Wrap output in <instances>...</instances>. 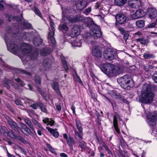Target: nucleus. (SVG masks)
I'll list each match as a JSON object with an SVG mask.
<instances>
[{
  "label": "nucleus",
  "mask_w": 157,
  "mask_h": 157,
  "mask_svg": "<svg viewBox=\"0 0 157 157\" xmlns=\"http://www.w3.org/2000/svg\"><path fill=\"white\" fill-rule=\"evenodd\" d=\"M21 24L23 26L24 29H30L31 27V25L30 23L25 22L24 21H22Z\"/></svg>",
  "instance_id": "obj_45"
},
{
  "label": "nucleus",
  "mask_w": 157,
  "mask_h": 157,
  "mask_svg": "<svg viewBox=\"0 0 157 157\" xmlns=\"http://www.w3.org/2000/svg\"><path fill=\"white\" fill-rule=\"evenodd\" d=\"M136 24L138 28H142L145 25V21L143 20H138L136 22Z\"/></svg>",
  "instance_id": "obj_33"
},
{
  "label": "nucleus",
  "mask_w": 157,
  "mask_h": 157,
  "mask_svg": "<svg viewBox=\"0 0 157 157\" xmlns=\"http://www.w3.org/2000/svg\"><path fill=\"white\" fill-rule=\"evenodd\" d=\"M12 83L11 80L5 78L3 80V84L4 86L6 87L7 89L9 90L10 88V84Z\"/></svg>",
  "instance_id": "obj_30"
},
{
  "label": "nucleus",
  "mask_w": 157,
  "mask_h": 157,
  "mask_svg": "<svg viewBox=\"0 0 157 157\" xmlns=\"http://www.w3.org/2000/svg\"><path fill=\"white\" fill-rule=\"evenodd\" d=\"M0 133L7 137H10V132L6 127L2 126L0 127Z\"/></svg>",
  "instance_id": "obj_23"
},
{
  "label": "nucleus",
  "mask_w": 157,
  "mask_h": 157,
  "mask_svg": "<svg viewBox=\"0 0 157 157\" xmlns=\"http://www.w3.org/2000/svg\"><path fill=\"white\" fill-rule=\"evenodd\" d=\"M47 145L51 152L55 154V156H58L59 155V154H58L56 152L55 149L51 146L50 144L47 143Z\"/></svg>",
  "instance_id": "obj_46"
},
{
  "label": "nucleus",
  "mask_w": 157,
  "mask_h": 157,
  "mask_svg": "<svg viewBox=\"0 0 157 157\" xmlns=\"http://www.w3.org/2000/svg\"><path fill=\"white\" fill-rule=\"evenodd\" d=\"M93 35H92L90 33H87L84 38V40L86 43L89 44L93 41Z\"/></svg>",
  "instance_id": "obj_25"
},
{
  "label": "nucleus",
  "mask_w": 157,
  "mask_h": 157,
  "mask_svg": "<svg viewBox=\"0 0 157 157\" xmlns=\"http://www.w3.org/2000/svg\"><path fill=\"white\" fill-rule=\"evenodd\" d=\"M51 49L49 48H44L42 49L40 53L41 55L43 56H46L51 52Z\"/></svg>",
  "instance_id": "obj_28"
},
{
  "label": "nucleus",
  "mask_w": 157,
  "mask_h": 157,
  "mask_svg": "<svg viewBox=\"0 0 157 157\" xmlns=\"http://www.w3.org/2000/svg\"><path fill=\"white\" fill-rule=\"evenodd\" d=\"M59 29L63 32H65L68 30V27L67 25L65 24H60L59 26Z\"/></svg>",
  "instance_id": "obj_38"
},
{
  "label": "nucleus",
  "mask_w": 157,
  "mask_h": 157,
  "mask_svg": "<svg viewBox=\"0 0 157 157\" xmlns=\"http://www.w3.org/2000/svg\"><path fill=\"white\" fill-rule=\"evenodd\" d=\"M56 109L59 112H60L61 110V104L60 103H59L58 104V103L56 104Z\"/></svg>",
  "instance_id": "obj_60"
},
{
  "label": "nucleus",
  "mask_w": 157,
  "mask_h": 157,
  "mask_svg": "<svg viewBox=\"0 0 157 157\" xmlns=\"http://www.w3.org/2000/svg\"><path fill=\"white\" fill-rule=\"evenodd\" d=\"M129 5L132 8H135L136 6V3H134L131 1H129L128 2Z\"/></svg>",
  "instance_id": "obj_61"
},
{
  "label": "nucleus",
  "mask_w": 157,
  "mask_h": 157,
  "mask_svg": "<svg viewBox=\"0 0 157 157\" xmlns=\"http://www.w3.org/2000/svg\"><path fill=\"white\" fill-rule=\"evenodd\" d=\"M73 42L72 43V44L73 46H74L75 47H79L81 46V43L79 41H78L76 40L75 41L73 40Z\"/></svg>",
  "instance_id": "obj_49"
},
{
  "label": "nucleus",
  "mask_w": 157,
  "mask_h": 157,
  "mask_svg": "<svg viewBox=\"0 0 157 157\" xmlns=\"http://www.w3.org/2000/svg\"><path fill=\"white\" fill-rule=\"evenodd\" d=\"M136 41L137 42L140 43L142 44L145 45H147L148 44L149 42V40L147 39H145V38L144 37L136 39Z\"/></svg>",
  "instance_id": "obj_27"
},
{
  "label": "nucleus",
  "mask_w": 157,
  "mask_h": 157,
  "mask_svg": "<svg viewBox=\"0 0 157 157\" xmlns=\"http://www.w3.org/2000/svg\"><path fill=\"white\" fill-rule=\"evenodd\" d=\"M154 86V85L147 84L144 86L141 91V95L139 97V101L146 104H150L152 102L155 94L150 89Z\"/></svg>",
  "instance_id": "obj_1"
},
{
  "label": "nucleus",
  "mask_w": 157,
  "mask_h": 157,
  "mask_svg": "<svg viewBox=\"0 0 157 157\" xmlns=\"http://www.w3.org/2000/svg\"><path fill=\"white\" fill-rule=\"evenodd\" d=\"M5 15L6 19L9 21H11L14 20V15L12 16V15L9 14L8 13H6Z\"/></svg>",
  "instance_id": "obj_47"
},
{
  "label": "nucleus",
  "mask_w": 157,
  "mask_h": 157,
  "mask_svg": "<svg viewBox=\"0 0 157 157\" xmlns=\"http://www.w3.org/2000/svg\"><path fill=\"white\" fill-rule=\"evenodd\" d=\"M116 55V52L113 49L110 48L105 49L103 53V56L104 58L109 60L114 59Z\"/></svg>",
  "instance_id": "obj_4"
},
{
  "label": "nucleus",
  "mask_w": 157,
  "mask_h": 157,
  "mask_svg": "<svg viewBox=\"0 0 157 157\" xmlns=\"http://www.w3.org/2000/svg\"><path fill=\"white\" fill-rule=\"evenodd\" d=\"M75 123L77 129L80 133H82V128L81 121L79 120H76Z\"/></svg>",
  "instance_id": "obj_35"
},
{
  "label": "nucleus",
  "mask_w": 157,
  "mask_h": 157,
  "mask_svg": "<svg viewBox=\"0 0 157 157\" xmlns=\"http://www.w3.org/2000/svg\"><path fill=\"white\" fill-rule=\"evenodd\" d=\"M156 22H153L151 24L148 25V28H154L156 25Z\"/></svg>",
  "instance_id": "obj_64"
},
{
  "label": "nucleus",
  "mask_w": 157,
  "mask_h": 157,
  "mask_svg": "<svg viewBox=\"0 0 157 157\" xmlns=\"http://www.w3.org/2000/svg\"><path fill=\"white\" fill-rule=\"evenodd\" d=\"M32 48L29 45L24 43L21 46V51L23 54H26L31 52Z\"/></svg>",
  "instance_id": "obj_15"
},
{
  "label": "nucleus",
  "mask_w": 157,
  "mask_h": 157,
  "mask_svg": "<svg viewBox=\"0 0 157 157\" xmlns=\"http://www.w3.org/2000/svg\"><path fill=\"white\" fill-rule=\"evenodd\" d=\"M114 114L113 116V126L115 130L117 133L118 134L120 133V130L118 127V119L120 121H121V119L120 115V113L119 111L118 110H114Z\"/></svg>",
  "instance_id": "obj_5"
},
{
  "label": "nucleus",
  "mask_w": 157,
  "mask_h": 157,
  "mask_svg": "<svg viewBox=\"0 0 157 157\" xmlns=\"http://www.w3.org/2000/svg\"><path fill=\"white\" fill-rule=\"evenodd\" d=\"M51 86L53 90L57 94L62 96L61 93L59 90V85L58 83L56 82H54L51 84Z\"/></svg>",
  "instance_id": "obj_19"
},
{
  "label": "nucleus",
  "mask_w": 157,
  "mask_h": 157,
  "mask_svg": "<svg viewBox=\"0 0 157 157\" xmlns=\"http://www.w3.org/2000/svg\"><path fill=\"white\" fill-rule=\"evenodd\" d=\"M84 19L83 16L80 14H78L72 17H70L67 19L70 23H74L79 21H83Z\"/></svg>",
  "instance_id": "obj_11"
},
{
  "label": "nucleus",
  "mask_w": 157,
  "mask_h": 157,
  "mask_svg": "<svg viewBox=\"0 0 157 157\" xmlns=\"http://www.w3.org/2000/svg\"><path fill=\"white\" fill-rule=\"evenodd\" d=\"M32 121L35 127L37 129L38 134L41 136L42 134V132L45 131L44 128L43 127L42 125L36 120L33 118L32 119Z\"/></svg>",
  "instance_id": "obj_9"
},
{
  "label": "nucleus",
  "mask_w": 157,
  "mask_h": 157,
  "mask_svg": "<svg viewBox=\"0 0 157 157\" xmlns=\"http://www.w3.org/2000/svg\"><path fill=\"white\" fill-rule=\"evenodd\" d=\"M146 13L142 9H139L135 12L130 15V17L132 20H136L144 17Z\"/></svg>",
  "instance_id": "obj_10"
},
{
  "label": "nucleus",
  "mask_w": 157,
  "mask_h": 157,
  "mask_svg": "<svg viewBox=\"0 0 157 157\" xmlns=\"http://www.w3.org/2000/svg\"><path fill=\"white\" fill-rule=\"evenodd\" d=\"M119 30L120 32L123 35L127 33V32L123 28H120L119 29Z\"/></svg>",
  "instance_id": "obj_63"
},
{
  "label": "nucleus",
  "mask_w": 157,
  "mask_h": 157,
  "mask_svg": "<svg viewBox=\"0 0 157 157\" xmlns=\"http://www.w3.org/2000/svg\"><path fill=\"white\" fill-rule=\"evenodd\" d=\"M61 61L63 64V67L66 71H67L69 69L68 65L67 64L66 60L64 59H62Z\"/></svg>",
  "instance_id": "obj_43"
},
{
  "label": "nucleus",
  "mask_w": 157,
  "mask_h": 157,
  "mask_svg": "<svg viewBox=\"0 0 157 157\" xmlns=\"http://www.w3.org/2000/svg\"><path fill=\"white\" fill-rule=\"evenodd\" d=\"M46 128L50 133L55 138H57L58 137L59 133L57 131V129H54L48 127H47Z\"/></svg>",
  "instance_id": "obj_26"
},
{
  "label": "nucleus",
  "mask_w": 157,
  "mask_h": 157,
  "mask_svg": "<svg viewBox=\"0 0 157 157\" xmlns=\"http://www.w3.org/2000/svg\"><path fill=\"white\" fill-rule=\"evenodd\" d=\"M33 80L36 83V86L41 85V78L39 75H36L33 77Z\"/></svg>",
  "instance_id": "obj_31"
},
{
  "label": "nucleus",
  "mask_w": 157,
  "mask_h": 157,
  "mask_svg": "<svg viewBox=\"0 0 157 157\" xmlns=\"http://www.w3.org/2000/svg\"><path fill=\"white\" fill-rule=\"evenodd\" d=\"M25 99V100L24 101V103L25 104H32L34 102V101L33 100L28 98H26Z\"/></svg>",
  "instance_id": "obj_58"
},
{
  "label": "nucleus",
  "mask_w": 157,
  "mask_h": 157,
  "mask_svg": "<svg viewBox=\"0 0 157 157\" xmlns=\"http://www.w3.org/2000/svg\"><path fill=\"white\" fill-rule=\"evenodd\" d=\"M143 57L145 59H153L155 56L153 54H150L149 52H147L144 54Z\"/></svg>",
  "instance_id": "obj_37"
},
{
  "label": "nucleus",
  "mask_w": 157,
  "mask_h": 157,
  "mask_svg": "<svg viewBox=\"0 0 157 157\" xmlns=\"http://www.w3.org/2000/svg\"><path fill=\"white\" fill-rule=\"evenodd\" d=\"M91 31L93 33V35L94 38L101 37L102 35L100 28L99 26L96 25H92Z\"/></svg>",
  "instance_id": "obj_8"
},
{
  "label": "nucleus",
  "mask_w": 157,
  "mask_h": 157,
  "mask_svg": "<svg viewBox=\"0 0 157 157\" xmlns=\"http://www.w3.org/2000/svg\"><path fill=\"white\" fill-rule=\"evenodd\" d=\"M100 145H101L103 147H104L105 148L107 146L106 144L104 142L103 140H101L98 143Z\"/></svg>",
  "instance_id": "obj_62"
},
{
  "label": "nucleus",
  "mask_w": 157,
  "mask_h": 157,
  "mask_svg": "<svg viewBox=\"0 0 157 157\" xmlns=\"http://www.w3.org/2000/svg\"><path fill=\"white\" fill-rule=\"evenodd\" d=\"M42 40L40 38H36L34 39L33 41L34 45L36 46H38L42 44Z\"/></svg>",
  "instance_id": "obj_36"
},
{
  "label": "nucleus",
  "mask_w": 157,
  "mask_h": 157,
  "mask_svg": "<svg viewBox=\"0 0 157 157\" xmlns=\"http://www.w3.org/2000/svg\"><path fill=\"white\" fill-rule=\"evenodd\" d=\"M41 103V102H37L30 105L29 106L32 108L33 109L36 110L37 109V108H40Z\"/></svg>",
  "instance_id": "obj_40"
},
{
  "label": "nucleus",
  "mask_w": 157,
  "mask_h": 157,
  "mask_svg": "<svg viewBox=\"0 0 157 157\" xmlns=\"http://www.w3.org/2000/svg\"><path fill=\"white\" fill-rule=\"evenodd\" d=\"M52 64V61L49 58H45L43 62V65L46 70L51 67Z\"/></svg>",
  "instance_id": "obj_20"
},
{
  "label": "nucleus",
  "mask_w": 157,
  "mask_h": 157,
  "mask_svg": "<svg viewBox=\"0 0 157 157\" xmlns=\"http://www.w3.org/2000/svg\"><path fill=\"white\" fill-rule=\"evenodd\" d=\"M99 67L103 72L106 74L108 77L111 78L114 67V66L113 64L106 63L100 65Z\"/></svg>",
  "instance_id": "obj_3"
},
{
  "label": "nucleus",
  "mask_w": 157,
  "mask_h": 157,
  "mask_svg": "<svg viewBox=\"0 0 157 157\" xmlns=\"http://www.w3.org/2000/svg\"><path fill=\"white\" fill-rule=\"evenodd\" d=\"M88 3V0L80 1L79 3L76 5L77 10H81L84 9L87 6Z\"/></svg>",
  "instance_id": "obj_16"
},
{
  "label": "nucleus",
  "mask_w": 157,
  "mask_h": 157,
  "mask_svg": "<svg viewBox=\"0 0 157 157\" xmlns=\"http://www.w3.org/2000/svg\"><path fill=\"white\" fill-rule=\"evenodd\" d=\"M147 13L149 18L153 19L157 16V10L155 8L149 7L147 9Z\"/></svg>",
  "instance_id": "obj_13"
},
{
  "label": "nucleus",
  "mask_w": 157,
  "mask_h": 157,
  "mask_svg": "<svg viewBox=\"0 0 157 157\" xmlns=\"http://www.w3.org/2000/svg\"><path fill=\"white\" fill-rule=\"evenodd\" d=\"M15 71L16 72L19 74H25L29 76H31L32 75L30 72H28L26 70H23L21 69L17 68L16 69Z\"/></svg>",
  "instance_id": "obj_32"
},
{
  "label": "nucleus",
  "mask_w": 157,
  "mask_h": 157,
  "mask_svg": "<svg viewBox=\"0 0 157 157\" xmlns=\"http://www.w3.org/2000/svg\"><path fill=\"white\" fill-rule=\"evenodd\" d=\"M157 116L153 114L149 116H148V123L150 126H154L156 125L155 121L156 120V117Z\"/></svg>",
  "instance_id": "obj_21"
},
{
  "label": "nucleus",
  "mask_w": 157,
  "mask_h": 157,
  "mask_svg": "<svg viewBox=\"0 0 157 157\" xmlns=\"http://www.w3.org/2000/svg\"><path fill=\"white\" fill-rule=\"evenodd\" d=\"M32 10L33 11L36 15H37L40 18H42V14L37 8H36L35 6H33L32 8Z\"/></svg>",
  "instance_id": "obj_41"
},
{
  "label": "nucleus",
  "mask_w": 157,
  "mask_h": 157,
  "mask_svg": "<svg viewBox=\"0 0 157 157\" xmlns=\"http://www.w3.org/2000/svg\"><path fill=\"white\" fill-rule=\"evenodd\" d=\"M151 78L155 83H157V72L152 76Z\"/></svg>",
  "instance_id": "obj_57"
},
{
  "label": "nucleus",
  "mask_w": 157,
  "mask_h": 157,
  "mask_svg": "<svg viewBox=\"0 0 157 157\" xmlns=\"http://www.w3.org/2000/svg\"><path fill=\"white\" fill-rule=\"evenodd\" d=\"M115 18L117 23L122 25L126 22L127 17L123 13H119L116 15Z\"/></svg>",
  "instance_id": "obj_12"
},
{
  "label": "nucleus",
  "mask_w": 157,
  "mask_h": 157,
  "mask_svg": "<svg viewBox=\"0 0 157 157\" xmlns=\"http://www.w3.org/2000/svg\"><path fill=\"white\" fill-rule=\"evenodd\" d=\"M127 0H114L115 4L118 6H122L126 3Z\"/></svg>",
  "instance_id": "obj_34"
},
{
  "label": "nucleus",
  "mask_w": 157,
  "mask_h": 157,
  "mask_svg": "<svg viewBox=\"0 0 157 157\" xmlns=\"http://www.w3.org/2000/svg\"><path fill=\"white\" fill-rule=\"evenodd\" d=\"M25 123L30 128L33 126L32 122L29 119H24Z\"/></svg>",
  "instance_id": "obj_48"
},
{
  "label": "nucleus",
  "mask_w": 157,
  "mask_h": 157,
  "mask_svg": "<svg viewBox=\"0 0 157 157\" xmlns=\"http://www.w3.org/2000/svg\"><path fill=\"white\" fill-rule=\"evenodd\" d=\"M4 0H0V10L2 11L4 10Z\"/></svg>",
  "instance_id": "obj_55"
},
{
  "label": "nucleus",
  "mask_w": 157,
  "mask_h": 157,
  "mask_svg": "<svg viewBox=\"0 0 157 157\" xmlns=\"http://www.w3.org/2000/svg\"><path fill=\"white\" fill-rule=\"evenodd\" d=\"M14 20H15L18 22H21L22 18L20 17H17L16 16L14 15Z\"/></svg>",
  "instance_id": "obj_59"
},
{
  "label": "nucleus",
  "mask_w": 157,
  "mask_h": 157,
  "mask_svg": "<svg viewBox=\"0 0 157 157\" xmlns=\"http://www.w3.org/2000/svg\"><path fill=\"white\" fill-rule=\"evenodd\" d=\"M119 141L121 146L124 147L126 146V143L123 137H121L119 138Z\"/></svg>",
  "instance_id": "obj_52"
},
{
  "label": "nucleus",
  "mask_w": 157,
  "mask_h": 157,
  "mask_svg": "<svg viewBox=\"0 0 157 157\" xmlns=\"http://www.w3.org/2000/svg\"><path fill=\"white\" fill-rule=\"evenodd\" d=\"M75 74L76 75V79L77 81L81 85L83 86H84V84H83L82 80H81V79L79 78V76L78 75L77 73L75 71Z\"/></svg>",
  "instance_id": "obj_51"
},
{
  "label": "nucleus",
  "mask_w": 157,
  "mask_h": 157,
  "mask_svg": "<svg viewBox=\"0 0 157 157\" xmlns=\"http://www.w3.org/2000/svg\"><path fill=\"white\" fill-rule=\"evenodd\" d=\"M21 99L23 100V99L21 98V97L16 98L14 101L15 103L17 105L24 107Z\"/></svg>",
  "instance_id": "obj_39"
},
{
  "label": "nucleus",
  "mask_w": 157,
  "mask_h": 157,
  "mask_svg": "<svg viewBox=\"0 0 157 157\" xmlns=\"http://www.w3.org/2000/svg\"><path fill=\"white\" fill-rule=\"evenodd\" d=\"M67 144L69 146L70 149H73V145H75V142L74 139L71 136H69L68 139L67 140Z\"/></svg>",
  "instance_id": "obj_24"
},
{
  "label": "nucleus",
  "mask_w": 157,
  "mask_h": 157,
  "mask_svg": "<svg viewBox=\"0 0 157 157\" xmlns=\"http://www.w3.org/2000/svg\"><path fill=\"white\" fill-rule=\"evenodd\" d=\"M79 146L82 150H85L86 148V144L84 141L80 142Z\"/></svg>",
  "instance_id": "obj_53"
},
{
  "label": "nucleus",
  "mask_w": 157,
  "mask_h": 157,
  "mask_svg": "<svg viewBox=\"0 0 157 157\" xmlns=\"http://www.w3.org/2000/svg\"><path fill=\"white\" fill-rule=\"evenodd\" d=\"M20 124L21 126L20 129L21 131L25 135L28 136L30 135L33 137L34 136V134L31 131V129L29 128L26 125L22 122L20 123Z\"/></svg>",
  "instance_id": "obj_7"
},
{
  "label": "nucleus",
  "mask_w": 157,
  "mask_h": 157,
  "mask_svg": "<svg viewBox=\"0 0 157 157\" xmlns=\"http://www.w3.org/2000/svg\"><path fill=\"white\" fill-rule=\"evenodd\" d=\"M122 72V71L121 69L117 67V68H115L114 66L113 69V71L111 78L113 77H115L117 75H119Z\"/></svg>",
  "instance_id": "obj_29"
},
{
  "label": "nucleus",
  "mask_w": 157,
  "mask_h": 157,
  "mask_svg": "<svg viewBox=\"0 0 157 157\" xmlns=\"http://www.w3.org/2000/svg\"><path fill=\"white\" fill-rule=\"evenodd\" d=\"M40 108L41 111L42 112L44 113L47 114L48 113V111L46 108V105H44L42 102H41Z\"/></svg>",
  "instance_id": "obj_42"
},
{
  "label": "nucleus",
  "mask_w": 157,
  "mask_h": 157,
  "mask_svg": "<svg viewBox=\"0 0 157 157\" xmlns=\"http://www.w3.org/2000/svg\"><path fill=\"white\" fill-rule=\"evenodd\" d=\"M6 107L8 109V110L12 113L14 114L15 113V111L14 109L9 104H6Z\"/></svg>",
  "instance_id": "obj_50"
},
{
  "label": "nucleus",
  "mask_w": 157,
  "mask_h": 157,
  "mask_svg": "<svg viewBox=\"0 0 157 157\" xmlns=\"http://www.w3.org/2000/svg\"><path fill=\"white\" fill-rule=\"evenodd\" d=\"M7 123L13 130L18 134L20 133L19 129H20V128L18 126V124L16 122L11 119Z\"/></svg>",
  "instance_id": "obj_14"
},
{
  "label": "nucleus",
  "mask_w": 157,
  "mask_h": 157,
  "mask_svg": "<svg viewBox=\"0 0 157 157\" xmlns=\"http://www.w3.org/2000/svg\"><path fill=\"white\" fill-rule=\"evenodd\" d=\"M5 40L8 50L13 54L17 53L18 50V46L14 44H10V47H9L8 45L10 43L9 40L6 36L5 37Z\"/></svg>",
  "instance_id": "obj_6"
},
{
  "label": "nucleus",
  "mask_w": 157,
  "mask_h": 157,
  "mask_svg": "<svg viewBox=\"0 0 157 157\" xmlns=\"http://www.w3.org/2000/svg\"><path fill=\"white\" fill-rule=\"evenodd\" d=\"M112 96L116 99H119L121 101L124 102H125L126 101L124 97L122 96L119 93H116L115 92L113 91L111 93Z\"/></svg>",
  "instance_id": "obj_22"
},
{
  "label": "nucleus",
  "mask_w": 157,
  "mask_h": 157,
  "mask_svg": "<svg viewBox=\"0 0 157 157\" xmlns=\"http://www.w3.org/2000/svg\"><path fill=\"white\" fill-rule=\"evenodd\" d=\"M117 82L122 88L127 90L133 88L135 84L133 79L127 75L118 78Z\"/></svg>",
  "instance_id": "obj_2"
},
{
  "label": "nucleus",
  "mask_w": 157,
  "mask_h": 157,
  "mask_svg": "<svg viewBox=\"0 0 157 157\" xmlns=\"http://www.w3.org/2000/svg\"><path fill=\"white\" fill-rule=\"evenodd\" d=\"M16 138L23 143H25L26 142V140L21 136H17L16 137Z\"/></svg>",
  "instance_id": "obj_54"
},
{
  "label": "nucleus",
  "mask_w": 157,
  "mask_h": 157,
  "mask_svg": "<svg viewBox=\"0 0 157 157\" xmlns=\"http://www.w3.org/2000/svg\"><path fill=\"white\" fill-rule=\"evenodd\" d=\"M54 32L52 31L51 33H48V36L50 37L51 42L52 44H55L56 43V41L54 37H53V35H54Z\"/></svg>",
  "instance_id": "obj_44"
},
{
  "label": "nucleus",
  "mask_w": 157,
  "mask_h": 157,
  "mask_svg": "<svg viewBox=\"0 0 157 157\" xmlns=\"http://www.w3.org/2000/svg\"><path fill=\"white\" fill-rule=\"evenodd\" d=\"M99 93L100 94L102 95L112 105V106L113 107V103H114V101L113 100H111L109 99L104 94H102L100 92H99Z\"/></svg>",
  "instance_id": "obj_56"
},
{
  "label": "nucleus",
  "mask_w": 157,
  "mask_h": 157,
  "mask_svg": "<svg viewBox=\"0 0 157 157\" xmlns=\"http://www.w3.org/2000/svg\"><path fill=\"white\" fill-rule=\"evenodd\" d=\"M80 28L78 25H75L71 29V36L74 37L75 36H77L80 34Z\"/></svg>",
  "instance_id": "obj_17"
},
{
  "label": "nucleus",
  "mask_w": 157,
  "mask_h": 157,
  "mask_svg": "<svg viewBox=\"0 0 157 157\" xmlns=\"http://www.w3.org/2000/svg\"><path fill=\"white\" fill-rule=\"evenodd\" d=\"M92 52L93 56L99 58L102 56L101 52L98 46L94 47Z\"/></svg>",
  "instance_id": "obj_18"
}]
</instances>
